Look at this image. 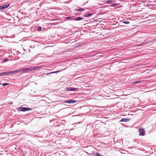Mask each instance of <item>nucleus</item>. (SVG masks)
I'll list each match as a JSON object with an SVG mask.
<instances>
[{"mask_svg":"<svg viewBox=\"0 0 156 156\" xmlns=\"http://www.w3.org/2000/svg\"><path fill=\"white\" fill-rule=\"evenodd\" d=\"M153 41L152 40H148L146 41H144L142 43L138 44L137 45L138 46H143L147 44H148L150 43Z\"/></svg>","mask_w":156,"mask_h":156,"instance_id":"nucleus-1","label":"nucleus"},{"mask_svg":"<svg viewBox=\"0 0 156 156\" xmlns=\"http://www.w3.org/2000/svg\"><path fill=\"white\" fill-rule=\"evenodd\" d=\"M30 68H24L21 69L20 70H19V71L20 72H28L30 71H31V69Z\"/></svg>","mask_w":156,"mask_h":156,"instance_id":"nucleus-2","label":"nucleus"},{"mask_svg":"<svg viewBox=\"0 0 156 156\" xmlns=\"http://www.w3.org/2000/svg\"><path fill=\"white\" fill-rule=\"evenodd\" d=\"M20 111L23 112H25L28 110H32V108L25 107H22V106H21L20 108Z\"/></svg>","mask_w":156,"mask_h":156,"instance_id":"nucleus-3","label":"nucleus"},{"mask_svg":"<svg viewBox=\"0 0 156 156\" xmlns=\"http://www.w3.org/2000/svg\"><path fill=\"white\" fill-rule=\"evenodd\" d=\"M78 88H76L74 87H68L66 88V90L68 91H74L78 90Z\"/></svg>","mask_w":156,"mask_h":156,"instance_id":"nucleus-4","label":"nucleus"},{"mask_svg":"<svg viewBox=\"0 0 156 156\" xmlns=\"http://www.w3.org/2000/svg\"><path fill=\"white\" fill-rule=\"evenodd\" d=\"M139 135L140 136H143L144 135L145 132L144 130L143 129H139Z\"/></svg>","mask_w":156,"mask_h":156,"instance_id":"nucleus-5","label":"nucleus"},{"mask_svg":"<svg viewBox=\"0 0 156 156\" xmlns=\"http://www.w3.org/2000/svg\"><path fill=\"white\" fill-rule=\"evenodd\" d=\"M9 6V4H6L0 6V10H2L6 9Z\"/></svg>","mask_w":156,"mask_h":156,"instance_id":"nucleus-6","label":"nucleus"},{"mask_svg":"<svg viewBox=\"0 0 156 156\" xmlns=\"http://www.w3.org/2000/svg\"><path fill=\"white\" fill-rule=\"evenodd\" d=\"M64 102L68 104L74 103H76V101L74 100H69L65 101Z\"/></svg>","mask_w":156,"mask_h":156,"instance_id":"nucleus-7","label":"nucleus"},{"mask_svg":"<svg viewBox=\"0 0 156 156\" xmlns=\"http://www.w3.org/2000/svg\"><path fill=\"white\" fill-rule=\"evenodd\" d=\"M130 119H128L127 118H122L120 120L122 122H128L129 121Z\"/></svg>","mask_w":156,"mask_h":156,"instance_id":"nucleus-8","label":"nucleus"},{"mask_svg":"<svg viewBox=\"0 0 156 156\" xmlns=\"http://www.w3.org/2000/svg\"><path fill=\"white\" fill-rule=\"evenodd\" d=\"M19 72H20V71H19V70H16L8 72V73H9V74H15Z\"/></svg>","mask_w":156,"mask_h":156,"instance_id":"nucleus-9","label":"nucleus"},{"mask_svg":"<svg viewBox=\"0 0 156 156\" xmlns=\"http://www.w3.org/2000/svg\"><path fill=\"white\" fill-rule=\"evenodd\" d=\"M9 75V73H8V72H3L1 73H0V76H3L4 75Z\"/></svg>","mask_w":156,"mask_h":156,"instance_id":"nucleus-10","label":"nucleus"},{"mask_svg":"<svg viewBox=\"0 0 156 156\" xmlns=\"http://www.w3.org/2000/svg\"><path fill=\"white\" fill-rule=\"evenodd\" d=\"M93 15L92 13H87L84 14V16L86 17H89Z\"/></svg>","mask_w":156,"mask_h":156,"instance_id":"nucleus-11","label":"nucleus"},{"mask_svg":"<svg viewBox=\"0 0 156 156\" xmlns=\"http://www.w3.org/2000/svg\"><path fill=\"white\" fill-rule=\"evenodd\" d=\"M84 18L82 17H78L77 18L74 19V20H80L83 19Z\"/></svg>","mask_w":156,"mask_h":156,"instance_id":"nucleus-12","label":"nucleus"},{"mask_svg":"<svg viewBox=\"0 0 156 156\" xmlns=\"http://www.w3.org/2000/svg\"><path fill=\"white\" fill-rule=\"evenodd\" d=\"M31 70H36L39 68V66H35L34 67H31Z\"/></svg>","mask_w":156,"mask_h":156,"instance_id":"nucleus-13","label":"nucleus"},{"mask_svg":"<svg viewBox=\"0 0 156 156\" xmlns=\"http://www.w3.org/2000/svg\"><path fill=\"white\" fill-rule=\"evenodd\" d=\"M113 2V1L112 0H108L105 1V3L109 4Z\"/></svg>","mask_w":156,"mask_h":156,"instance_id":"nucleus-14","label":"nucleus"},{"mask_svg":"<svg viewBox=\"0 0 156 156\" xmlns=\"http://www.w3.org/2000/svg\"><path fill=\"white\" fill-rule=\"evenodd\" d=\"M77 11H80V12H81L83 11H84L85 10V9L83 8H80L79 9H78L76 10Z\"/></svg>","mask_w":156,"mask_h":156,"instance_id":"nucleus-15","label":"nucleus"},{"mask_svg":"<svg viewBox=\"0 0 156 156\" xmlns=\"http://www.w3.org/2000/svg\"><path fill=\"white\" fill-rule=\"evenodd\" d=\"M141 82V81H135L134 82H133L131 83L133 84H135V83H140Z\"/></svg>","mask_w":156,"mask_h":156,"instance_id":"nucleus-16","label":"nucleus"},{"mask_svg":"<svg viewBox=\"0 0 156 156\" xmlns=\"http://www.w3.org/2000/svg\"><path fill=\"white\" fill-rule=\"evenodd\" d=\"M59 71H56L52 72L49 73H48L47 74H48V75L49 74H50L51 73H57L59 72Z\"/></svg>","mask_w":156,"mask_h":156,"instance_id":"nucleus-17","label":"nucleus"},{"mask_svg":"<svg viewBox=\"0 0 156 156\" xmlns=\"http://www.w3.org/2000/svg\"><path fill=\"white\" fill-rule=\"evenodd\" d=\"M123 23L125 24H128L129 23V21H124L123 22Z\"/></svg>","mask_w":156,"mask_h":156,"instance_id":"nucleus-18","label":"nucleus"},{"mask_svg":"<svg viewBox=\"0 0 156 156\" xmlns=\"http://www.w3.org/2000/svg\"><path fill=\"white\" fill-rule=\"evenodd\" d=\"M117 4H115V3H112L111 4V6L112 7L115 6L116 5H117Z\"/></svg>","mask_w":156,"mask_h":156,"instance_id":"nucleus-19","label":"nucleus"},{"mask_svg":"<svg viewBox=\"0 0 156 156\" xmlns=\"http://www.w3.org/2000/svg\"><path fill=\"white\" fill-rule=\"evenodd\" d=\"M9 84V83H3L2 84V86H5V85H8Z\"/></svg>","mask_w":156,"mask_h":156,"instance_id":"nucleus-20","label":"nucleus"},{"mask_svg":"<svg viewBox=\"0 0 156 156\" xmlns=\"http://www.w3.org/2000/svg\"><path fill=\"white\" fill-rule=\"evenodd\" d=\"M71 17L70 16L67 17H66V19H71Z\"/></svg>","mask_w":156,"mask_h":156,"instance_id":"nucleus-21","label":"nucleus"},{"mask_svg":"<svg viewBox=\"0 0 156 156\" xmlns=\"http://www.w3.org/2000/svg\"><path fill=\"white\" fill-rule=\"evenodd\" d=\"M8 59L7 58H5L4 59L3 61L4 62H5V61H6Z\"/></svg>","mask_w":156,"mask_h":156,"instance_id":"nucleus-22","label":"nucleus"},{"mask_svg":"<svg viewBox=\"0 0 156 156\" xmlns=\"http://www.w3.org/2000/svg\"><path fill=\"white\" fill-rule=\"evenodd\" d=\"M42 30V27L40 26V31H41Z\"/></svg>","mask_w":156,"mask_h":156,"instance_id":"nucleus-23","label":"nucleus"},{"mask_svg":"<svg viewBox=\"0 0 156 156\" xmlns=\"http://www.w3.org/2000/svg\"><path fill=\"white\" fill-rule=\"evenodd\" d=\"M37 30L38 31H39V27H38L37 28Z\"/></svg>","mask_w":156,"mask_h":156,"instance_id":"nucleus-24","label":"nucleus"},{"mask_svg":"<svg viewBox=\"0 0 156 156\" xmlns=\"http://www.w3.org/2000/svg\"><path fill=\"white\" fill-rule=\"evenodd\" d=\"M12 102L9 103V104L12 105Z\"/></svg>","mask_w":156,"mask_h":156,"instance_id":"nucleus-25","label":"nucleus"},{"mask_svg":"<svg viewBox=\"0 0 156 156\" xmlns=\"http://www.w3.org/2000/svg\"><path fill=\"white\" fill-rule=\"evenodd\" d=\"M14 136V135H12V136Z\"/></svg>","mask_w":156,"mask_h":156,"instance_id":"nucleus-26","label":"nucleus"}]
</instances>
